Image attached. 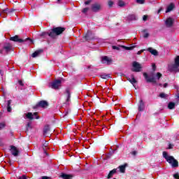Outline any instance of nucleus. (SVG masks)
I'll return each instance as SVG.
<instances>
[{
	"label": "nucleus",
	"mask_w": 179,
	"mask_h": 179,
	"mask_svg": "<svg viewBox=\"0 0 179 179\" xmlns=\"http://www.w3.org/2000/svg\"><path fill=\"white\" fill-rule=\"evenodd\" d=\"M10 152L13 156H19V150L15 146H12L10 149Z\"/></svg>",
	"instance_id": "14"
},
{
	"label": "nucleus",
	"mask_w": 179,
	"mask_h": 179,
	"mask_svg": "<svg viewBox=\"0 0 179 179\" xmlns=\"http://www.w3.org/2000/svg\"><path fill=\"white\" fill-rule=\"evenodd\" d=\"M19 179H27L26 176L23 175L22 176L20 177Z\"/></svg>",
	"instance_id": "43"
},
{
	"label": "nucleus",
	"mask_w": 179,
	"mask_h": 179,
	"mask_svg": "<svg viewBox=\"0 0 179 179\" xmlns=\"http://www.w3.org/2000/svg\"><path fill=\"white\" fill-rule=\"evenodd\" d=\"M60 177L63 179H72L73 176L72 175L62 173Z\"/></svg>",
	"instance_id": "18"
},
{
	"label": "nucleus",
	"mask_w": 179,
	"mask_h": 179,
	"mask_svg": "<svg viewBox=\"0 0 179 179\" xmlns=\"http://www.w3.org/2000/svg\"><path fill=\"white\" fill-rule=\"evenodd\" d=\"M101 62L102 64H106V65H111V64H113V59L107 56H105L102 57Z\"/></svg>",
	"instance_id": "9"
},
{
	"label": "nucleus",
	"mask_w": 179,
	"mask_h": 179,
	"mask_svg": "<svg viewBox=\"0 0 179 179\" xmlns=\"http://www.w3.org/2000/svg\"><path fill=\"white\" fill-rule=\"evenodd\" d=\"M1 15H2V14L0 13V16H1Z\"/></svg>",
	"instance_id": "51"
},
{
	"label": "nucleus",
	"mask_w": 179,
	"mask_h": 179,
	"mask_svg": "<svg viewBox=\"0 0 179 179\" xmlns=\"http://www.w3.org/2000/svg\"><path fill=\"white\" fill-rule=\"evenodd\" d=\"M148 51H149L150 52V54H152V55H155L156 56V55H158V54H159L157 50H155L152 48H149L148 49Z\"/></svg>",
	"instance_id": "17"
},
{
	"label": "nucleus",
	"mask_w": 179,
	"mask_h": 179,
	"mask_svg": "<svg viewBox=\"0 0 179 179\" xmlns=\"http://www.w3.org/2000/svg\"><path fill=\"white\" fill-rule=\"evenodd\" d=\"M10 12H12V10H10L8 8L3 10V13H10Z\"/></svg>",
	"instance_id": "33"
},
{
	"label": "nucleus",
	"mask_w": 179,
	"mask_h": 179,
	"mask_svg": "<svg viewBox=\"0 0 179 179\" xmlns=\"http://www.w3.org/2000/svg\"><path fill=\"white\" fill-rule=\"evenodd\" d=\"M169 69L171 72H178L179 71V56L175 58V62L173 64L169 66Z\"/></svg>",
	"instance_id": "4"
},
{
	"label": "nucleus",
	"mask_w": 179,
	"mask_h": 179,
	"mask_svg": "<svg viewBox=\"0 0 179 179\" xmlns=\"http://www.w3.org/2000/svg\"><path fill=\"white\" fill-rule=\"evenodd\" d=\"M41 52H43L42 50H36L35 52L32 54V58H36V57H38L40 54H41Z\"/></svg>",
	"instance_id": "21"
},
{
	"label": "nucleus",
	"mask_w": 179,
	"mask_h": 179,
	"mask_svg": "<svg viewBox=\"0 0 179 179\" xmlns=\"http://www.w3.org/2000/svg\"><path fill=\"white\" fill-rule=\"evenodd\" d=\"M137 3H145V0H136Z\"/></svg>",
	"instance_id": "34"
},
{
	"label": "nucleus",
	"mask_w": 179,
	"mask_h": 179,
	"mask_svg": "<svg viewBox=\"0 0 179 179\" xmlns=\"http://www.w3.org/2000/svg\"><path fill=\"white\" fill-rule=\"evenodd\" d=\"M174 9V4L171 3L169 6H168L166 13H169V12H171V10Z\"/></svg>",
	"instance_id": "22"
},
{
	"label": "nucleus",
	"mask_w": 179,
	"mask_h": 179,
	"mask_svg": "<svg viewBox=\"0 0 179 179\" xmlns=\"http://www.w3.org/2000/svg\"><path fill=\"white\" fill-rule=\"evenodd\" d=\"M152 68H153V69H155V68H156V65H155V64H153V65H152Z\"/></svg>",
	"instance_id": "50"
},
{
	"label": "nucleus",
	"mask_w": 179,
	"mask_h": 179,
	"mask_svg": "<svg viewBox=\"0 0 179 179\" xmlns=\"http://www.w3.org/2000/svg\"><path fill=\"white\" fill-rule=\"evenodd\" d=\"M26 117L28 118L29 120H34V118L38 120L37 113H34V115H32L31 113H28L27 114H26Z\"/></svg>",
	"instance_id": "12"
},
{
	"label": "nucleus",
	"mask_w": 179,
	"mask_h": 179,
	"mask_svg": "<svg viewBox=\"0 0 179 179\" xmlns=\"http://www.w3.org/2000/svg\"><path fill=\"white\" fill-rule=\"evenodd\" d=\"M62 82H64V79L55 80L50 84V87L52 89H55V90H58L59 87H61L62 85Z\"/></svg>",
	"instance_id": "5"
},
{
	"label": "nucleus",
	"mask_w": 179,
	"mask_h": 179,
	"mask_svg": "<svg viewBox=\"0 0 179 179\" xmlns=\"http://www.w3.org/2000/svg\"><path fill=\"white\" fill-rule=\"evenodd\" d=\"M132 66L133 72H141V71H142V64H139L138 62H134Z\"/></svg>",
	"instance_id": "6"
},
{
	"label": "nucleus",
	"mask_w": 179,
	"mask_h": 179,
	"mask_svg": "<svg viewBox=\"0 0 179 179\" xmlns=\"http://www.w3.org/2000/svg\"><path fill=\"white\" fill-rule=\"evenodd\" d=\"M18 83H19V85H20V86H24L23 81L19 80V81H18Z\"/></svg>",
	"instance_id": "42"
},
{
	"label": "nucleus",
	"mask_w": 179,
	"mask_h": 179,
	"mask_svg": "<svg viewBox=\"0 0 179 179\" xmlns=\"http://www.w3.org/2000/svg\"><path fill=\"white\" fill-rule=\"evenodd\" d=\"M167 83H165L164 85V87H167Z\"/></svg>",
	"instance_id": "49"
},
{
	"label": "nucleus",
	"mask_w": 179,
	"mask_h": 179,
	"mask_svg": "<svg viewBox=\"0 0 179 179\" xmlns=\"http://www.w3.org/2000/svg\"><path fill=\"white\" fill-rule=\"evenodd\" d=\"M136 151L131 152V155H133V156H136Z\"/></svg>",
	"instance_id": "46"
},
{
	"label": "nucleus",
	"mask_w": 179,
	"mask_h": 179,
	"mask_svg": "<svg viewBox=\"0 0 179 179\" xmlns=\"http://www.w3.org/2000/svg\"><path fill=\"white\" fill-rule=\"evenodd\" d=\"M66 96L67 97L66 101H69L71 100V90L69 89L66 90Z\"/></svg>",
	"instance_id": "19"
},
{
	"label": "nucleus",
	"mask_w": 179,
	"mask_h": 179,
	"mask_svg": "<svg viewBox=\"0 0 179 179\" xmlns=\"http://www.w3.org/2000/svg\"><path fill=\"white\" fill-rule=\"evenodd\" d=\"M108 5L109 8H112L113 5H114V2L111 0L108 1Z\"/></svg>",
	"instance_id": "31"
},
{
	"label": "nucleus",
	"mask_w": 179,
	"mask_h": 179,
	"mask_svg": "<svg viewBox=\"0 0 179 179\" xmlns=\"http://www.w3.org/2000/svg\"><path fill=\"white\" fill-rule=\"evenodd\" d=\"M127 19L128 20H136V19H138V17L135 14H131L128 15Z\"/></svg>",
	"instance_id": "20"
},
{
	"label": "nucleus",
	"mask_w": 179,
	"mask_h": 179,
	"mask_svg": "<svg viewBox=\"0 0 179 179\" xmlns=\"http://www.w3.org/2000/svg\"><path fill=\"white\" fill-rule=\"evenodd\" d=\"M125 167H126L125 165H122L119 166L120 173H125Z\"/></svg>",
	"instance_id": "29"
},
{
	"label": "nucleus",
	"mask_w": 179,
	"mask_h": 179,
	"mask_svg": "<svg viewBox=\"0 0 179 179\" xmlns=\"http://www.w3.org/2000/svg\"><path fill=\"white\" fill-rule=\"evenodd\" d=\"M142 52H143V50H141L138 51V52H137V55H141V54Z\"/></svg>",
	"instance_id": "44"
},
{
	"label": "nucleus",
	"mask_w": 179,
	"mask_h": 179,
	"mask_svg": "<svg viewBox=\"0 0 179 179\" xmlns=\"http://www.w3.org/2000/svg\"><path fill=\"white\" fill-rule=\"evenodd\" d=\"M101 78L102 79H110V78H111V77L110 76V74L103 73V74L101 75Z\"/></svg>",
	"instance_id": "27"
},
{
	"label": "nucleus",
	"mask_w": 179,
	"mask_h": 179,
	"mask_svg": "<svg viewBox=\"0 0 179 179\" xmlns=\"http://www.w3.org/2000/svg\"><path fill=\"white\" fill-rule=\"evenodd\" d=\"M163 10V8H160L158 11L157 13H160Z\"/></svg>",
	"instance_id": "47"
},
{
	"label": "nucleus",
	"mask_w": 179,
	"mask_h": 179,
	"mask_svg": "<svg viewBox=\"0 0 179 179\" xmlns=\"http://www.w3.org/2000/svg\"><path fill=\"white\" fill-rule=\"evenodd\" d=\"M112 48H113V50H117V51H120V50H121V48H124V50H131L133 48H135V45L129 46V47L124 46V45H119V46L113 45V46H112Z\"/></svg>",
	"instance_id": "7"
},
{
	"label": "nucleus",
	"mask_w": 179,
	"mask_h": 179,
	"mask_svg": "<svg viewBox=\"0 0 179 179\" xmlns=\"http://www.w3.org/2000/svg\"><path fill=\"white\" fill-rule=\"evenodd\" d=\"M173 177L176 179H179V174L178 173H176V174L173 175Z\"/></svg>",
	"instance_id": "38"
},
{
	"label": "nucleus",
	"mask_w": 179,
	"mask_h": 179,
	"mask_svg": "<svg viewBox=\"0 0 179 179\" xmlns=\"http://www.w3.org/2000/svg\"><path fill=\"white\" fill-rule=\"evenodd\" d=\"M90 2H92V0H87V1L85 2V5H89V3H90Z\"/></svg>",
	"instance_id": "41"
},
{
	"label": "nucleus",
	"mask_w": 179,
	"mask_h": 179,
	"mask_svg": "<svg viewBox=\"0 0 179 179\" xmlns=\"http://www.w3.org/2000/svg\"><path fill=\"white\" fill-rule=\"evenodd\" d=\"M144 108H145V103H143V101L141 99L139 102V106H138V110L143 111Z\"/></svg>",
	"instance_id": "15"
},
{
	"label": "nucleus",
	"mask_w": 179,
	"mask_h": 179,
	"mask_svg": "<svg viewBox=\"0 0 179 179\" xmlns=\"http://www.w3.org/2000/svg\"><path fill=\"white\" fill-rule=\"evenodd\" d=\"M10 40L11 41H15V43H24V40L20 38L19 36H17V35L10 37Z\"/></svg>",
	"instance_id": "11"
},
{
	"label": "nucleus",
	"mask_w": 179,
	"mask_h": 179,
	"mask_svg": "<svg viewBox=\"0 0 179 179\" xmlns=\"http://www.w3.org/2000/svg\"><path fill=\"white\" fill-rule=\"evenodd\" d=\"M2 128H5V124L4 123H1L0 124V129H2Z\"/></svg>",
	"instance_id": "40"
},
{
	"label": "nucleus",
	"mask_w": 179,
	"mask_h": 179,
	"mask_svg": "<svg viewBox=\"0 0 179 179\" xmlns=\"http://www.w3.org/2000/svg\"><path fill=\"white\" fill-rule=\"evenodd\" d=\"M64 31H65V28L58 27L53 28L50 32H42L41 34V37H44V36H46V34H48L49 37H51L52 38H55L57 36L62 34Z\"/></svg>",
	"instance_id": "1"
},
{
	"label": "nucleus",
	"mask_w": 179,
	"mask_h": 179,
	"mask_svg": "<svg viewBox=\"0 0 179 179\" xmlns=\"http://www.w3.org/2000/svg\"><path fill=\"white\" fill-rule=\"evenodd\" d=\"M159 97H161V99H166V97H167V94H166L164 93H161L159 94Z\"/></svg>",
	"instance_id": "32"
},
{
	"label": "nucleus",
	"mask_w": 179,
	"mask_h": 179,
	"mask_svg": "<svg viewBox=\"0 0 179 179\" xmlns=\"http://www.w3.org/2000/svg\"><path fill=\"white\" fill-rule=\"evenodd\" d=\"M87 10H89V8H83V13H86V12H87Z\"/></svg>",
	"instance_id": "37"
},
{
	"label": "nucleus",
	"mask_w": 179,
	"mask_h": 179,
	"mask_svg": "<svg viewBox=\"0 0 179 179\" xmlns=\"http://www.w3.org/2000/svg\"><path fill=\"white\" fill-rule=\"evenodd\" d=\"M128 80L130 82V83H131V85H135V83H136V80L134 77L131 78H128Z\"/></svg>",
	"instance_id": "28"
},
{
	"label": "nucleus",
	"mask_w": 179,
	"mask_h": 179,
	"mask_svg": "<svg viewBox=\"0 0 179 179\" xmlns=\"http://www.w3.org/2000/svg\"><path fill=\"white\" fill-rule=\"evenodd\" d=\"M173 23H174V20L171 17L167 18L165 22V24H166V27H171V26H173Z\"/></svg>",
	"instance_id": "13"
},
{
	"label": "nucleus",
	"mask_w": 179,
	"mask_h": 179,
	"mask_svg": "<svg viewBox=\"0 0 179 179\" xmlns=\"http://www.w3.org/2000/svg\"><path fill=\"white\" fill-rule=\"evenodd\" d=\"M12 103V100H8L7 103V111L10 113L12 111V108H10V104Z\"/></svg>",
	"instance_id": "23"
},
{
	"label": "nucleus",
	"mask_w": 179,
	"mask_h": 179,
	"mask_svg": "<svg viewBox=\"0 0 179 179\" xmlns=\"http://www.w3.org/2000/svg\"><path fill=\"white\" fill-rule=\"evenodd\" d=\"M117 173V169H113L112 171H110L109 174L108 175V178H111L114 174Z\"/></svg>",
	"instance_id": "24"
},
{
	"label": "nucleus",
	"mask_w": 179,
	"mask_h": 179,
	"mask_svg": "<svg viewBox=\"0 0 179 179\" xmlns=\"http://www.w3.org/2000/svg\"><path fill=\"white\" fill-rule=\"evenodd\" d=\"M173 145L170 144L169 146V149H173Z\"/></svg>",
	"instance_id": "48"
},
{
	"label": "nucleus",
	"mask_w": 179,
	"mask_h": 179,
	"mask_svg": "<svg viewBox=\"0 0 179 179\" xmlns=\"http://www.w3.org/2000/svg\"><path fill=\"white\" fill-rule=\"evenodd\" d=\"M4 49L6 51H10V50H12V45L9 43H7L4 45Z\"/></svg>",
	"instance_id": "25"
},
{
	"label": "nucleus",
	"mask_w": 179,
	"mask_h": 179,
	"mask_svg": "<svg viewBox=\"0 0 179 179\" xmlns=\"http://www.w3.org/2000/svg\"><path fill=\"white\" fill-rule=\"evenodd\" d=\"M143 76L147 80V82H150L151 83H156L159 79L162 78V74L160 73H157V74L154 77H149L148 73H144Z\"/></svg>",
	"instance_id": "3"
},
{
	"label": "nucleus",
	"mask_w": 179,
	"mask_h": 179,
	"mask_svg": "<svg viewBox=\"0 0 179 179\" xmlns=\"http://www.w3.org/2000/svg\"><path fill=\"white\" fill-rule=\"evenodd\" d=\"M143 37H144V38H148V37H149V33H148V32L145 33L143 35Z\"/></svg>",
	"instance_id": "36"
},
{
	"label": "nucleus",
	"mask_w": 179,
	"mask_h": 179,
	"mask_svg": "<svg viewBox=\"0 0 179 179\" xmlns=\"http://www.w3.org/2000/svg\"><path fill=\"white\" fill-rule=\"evenodd\" d=\"M143 20H144V22H146V20H148V15H143Z\"/></svg>",
	"instance_id": "39"
},
{
	"label": "nucleus",
	"mask_w": 179,
	"mask_h": 179,
	"mask_svg": "<svg viewBox=\"0 0 179 179\" xmlns=\"http://www.w3.org/2000/svg\"><path fill=\"white\" fill-rule=\"evenodd\" d=\"M31 122H29L27 124V129H31Z\"/></svg>",
	"instance_id": "35"
},
{
	"label": "nucleus",
	"mask_w": 179,
	"mask_h": 179,
	"mask_svg": "<svg viewBox=\"0 0 179 179\" xmlns=\"http://www.w3.org/2000/svg\"><path fill=\"white\" fill-rule=\"evenodd\" d=\"M38 107H41V108H47V107H48V102H47V101H41L36 105L34 108H38Z\"/></svg>",
	"instance_id": "8"
},
{
	"label": "nucleus",
	"mask_w": 179,
	"mask_h": 179,
	"mask_svg": "<svg viewBox=\"0 0 179 179\" xmlns=\"http://www.w3.org/2000/svg\"><path fill=\"white\" fill-rule=\"evenodd\" d=\"M42 179H51V178L47 177V176H43Z\"/></svg>",
	"instance_id": "45"
},
{
	"label": "nucleus",
	"mask_w": 179,
	"mask_h": 179,
	"mask_svg": "<svg viewBox=\"0 0 179 179\" xmlns=\"http://www.w3.org/2000/svg\"><path fill=\"white\" fill-rule=\"evenodd\" d=\"M175 107H176V103L173 102H170L168 104V108H169V110H173Z\"/></svg>",
	"instance_id": "26"
},
{
	"label": "nucleus",
	"mask_w": 179,
	"mask_h": 179,
	"mask_svg": "<svg viewBox=\"0 0 179 179\" xmlns=\"http://www.w3.org/2000/svg\"><path fill=\"white\" fill-rule=\"evenodd\" d=\"M59 1H61V0H58V2H59Z\"/></svg>",
	"instance_id": "52"
},
{
	"label": "nucleus",
	"mask_w": 179,
	"mask_h": 179,
	"mask_svg": "<svg viewBox=\"0 0 179 179\" xmlns=\"http://www.w3.org/2000/svg\"><path fill=\"white\" fill-rule=\"evenodd\" d=\"M163 157L166 159V162L169 163L170 165L172 166V167H178V162L176 159H174L172 156H169V154H167L166 152H163Z\"/></svg>",
	"instance_id": "2"
},
{
	"label": "nucleus",
	"mask_w": 179,
	"mask_h": 179,
	"mask_svg": "<svg viewBox=\"0 0 179 179\" xmlns=\"http://www.w3.org/2000/svg\"><path fill=\"white\" fill-rule=\"evenodd\" d=\"M92 12H100L101 10V4L100 3H94L92 6Z\"/></svg>",
	"instance_id": "10"
},
{
	"label": "nucleus",
	"mask_w": 179,
	"mask_h": 179,
	"mask_svg": "<svg viewBox=\"0 0 179 179\" xmlns=\"http://www.w3.org/2000/svg\"><path fill=\"white\" fill-rule=\"evenodd\" d=\"M117 5L120 8H124V6H125V2H124L123 1H119Z\"/></svg>",
	"instance_id": "30"
},
{
	"label": "nucleus",
	"mask_w": 179,
	"mask_h": 179,
	"mask_svg": "<svg viewBox=\"0 0 179 179\" xmlns=\"http://www.w3.org/2000/svg\"><path fill=\"white\" fill-rule=\"evenodd\" d=\"M50 131H51V129L48 125L45 126L43 128V135H48L50 134Z\"/></svg>",
	"instance_id": "16"
}]
</instances>
